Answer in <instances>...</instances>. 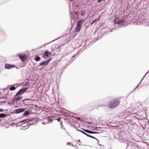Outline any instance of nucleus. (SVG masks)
<instances>
[{
  "instance_id": "nucleus-1",
  "label": "nucleus",
  "mask_w": 149,
  "mask_h": 149,
  "mask_svg": "<svg viewBox=\"0 0 149 149\" xmlns=\"http://www.w3.org/2000/svg\"><path fill=\"white\" fill-rule=\"evenodd\" d=\"M29 88L24 87L20 90L16 94V96L22 95L23 94L26 92L29 89ZM22 99V97L21 96H19L16 97L15 100L16 101H19Z\"/></svg>"
},
{
  "instance_id": "nucleus-2",
  "label": "nucleus",
  "mask_w": 149,
  "mask_h": 149,
  "mask_svg": "<svg viewBox=\"0 0 149 149\" xmlns=\"http://www.w3.org/2000/svg\"><path fill=\"white\" fill-rule=\"evenodd\" d=\"M120 101L118 100H111L109 104L108 107L110 108H114L118 106Z\"/></svg>"
},
{
  "instance_id": "nucleus-3",
  "label": "nucleus",
  "mask_w": 149,
  "mask_h": 149,
  "mask_svg": "<svg viewBox=\"0 0 149 149\" xmlns=\"http://www.w3.org/2000/svg\"><path fill=\"white\" fill-rule=\"evenodd\" d=\"M52 51L55 52H59L61 49L60 46L58 45H53L52 48Z\"/></svg>"
},
{
  "instance_id": "nucleus-4",
  "label": "nucleus",
  "mask_w": 149,
  "mask_h": 149,
  "mask_svg": "<svg viewBox=\"0 0 149 149\" xmlns=\"http://www.w3.org/2000/svg\"><path fill=\"white\" fill-rule=\"evenodd\" d=\"M125 22V20L123 19H118L117 20L115 19L114 20V23L115 24H120L122 23H124Z\"/></svg>"
},
{
  "instance_id": "nucleus-5",
  "label": "nucleus",
  "mask_w": 149,
  "mask_h": 149,
  "mask_svg": "<svg viewBox=\"0 0 149 149\" xmlns=\"http://www.w3.org/2000/svg\"><path fill=\"white\" fill-rule=\"evenodd\" d=\"M52 59V58H50L46 61H43L41 63H40V65H38V67H39L40 66H42V65H47L49 63V62Z\"/></svg>"
},
{
  "instance_id": "nucleus-6",
  "label": "nucleus",
  "mask_w": 149,
  "mask_h": 149,
  "mask_svg": "<svg viewBox=\"0 0 149 149\" xmlns=\"http://www.w3.org/2000/svg\"><path fill=\"white\" fill-rule=\"evenodd\" d=\"M14 112L16 114H18L22 113L25 111V109L24 108H20L14 110Z\"/></svg>"
},
{
  "instance_id": "nucleus-7",
  "label": "nucleus",
  "mask_w": 149,
  "mask_h": 149,
  "mask_svg": "<svg viewBox=\"0 0 149 149\" xmlns=\"http://www.w3.org/2000/svg\"><path fill=\"white\" fill-rule=\"evenodd\" d=\"M15 67V66L14 65L8 64H6L5 65V68L6 69H10Z\"/></svg>"
},
{
  "instance_id": "nucleus-8",
  "label": "nucleus",
  "mask_w": 149,
  "mask_h": 149,
  "mask_svg": "<svg viewBox=\"0 0 149 149\" xmlns=\"http://www.w3.org/2000/svg\"><path fill=\"white\" fill-rule=\"evenodd\" d=\"M70 34V33H67L65 34V36H64L68 41L71 40L72 38Z\"/></svg>"
},
{
  "instance_id": "nucleus-9",
  "label": "nucleus",
  "mask_w": 149,
  "mask_h": 149,
  "mask_svg": "<svg viewBox=\"0 0 149 149\" xmlns=\"http://www.w3.org/2000/svg\"><path fill=\"white\" fill-rule=\"evenodd\" d=\"M77 17L76 14H72L71 16V21H73V23L75 22L77 20Z\"/></svg>"
},
{
  "instance_id": "nucleus-10",
  "label": "nucleus",
  "mask_w": 149,
  "mask_h": 149,
  "mask_svg": "<svg viewBox=\"0 0 149 149\" xmlns=\"http://www.w3.org/2000/svg\"><path fill=\"white\" fill-rule=\"evenodd\" d=\"M18 57L21 59V61L23 62L27 58L26 56L25 55L22 56L20 54H19L18 55Z\"/></svg>"
},
{
  "instance_id": "nucleus-11",
  "label": "nucleus",
  "mask_w": 149,
  "mask_h": 149,
  "mask_svg": "<svg viewBox=\"0 0 149 149\" xmlns=\"http://www.w3.org/2000/svg\"><path fill=\"white\" fill-rule=\"evenodd\" d=\"M88 40H86V41H83L81 42V47H84V49H85L86 47H85V45L87 44L88 42Z\"/></svg>"
},
{
  "instance_id": "nucleus-12",
  "label": "nucleus",
  "mask_w": 149,
  "mask_h": 149,
  "mask_svg": "<svg viewBox=\"0 0 149 149\" xmlns=\"http://www.w3.org/2000/svg\"><path fill=\"white\" fill-rule=\"evenodd\" d=\"M29 121V120H28V119H27L24 121H21L19 123V124L21 123H22V125H23V123H24V124H26V125H27V126H26L27 127L26 128H27L29 127V126L28 125V123H26V122H28V121Z\"/></svg>"
},
{
  "instance_id": "nucleus-13",
  "label": "nucleus",
  "mask_w": 149,
  "mask_h": 149,
  "mask_svg": "<svg viewBox=\"0 0 149 149\" xmlns=\"http://www.w3.org/2000/svg\"><path fill=\"white\" fill-rule=\"evenodd\" d=\"M49 52L48 50H46L45 51L44 54L43 55L42 57L45 58V57H47L49 55Z\"/></svg>"
},
{
  "instance_id": "nucleus-14",
  "label": "nucleus",
  "mask_w": 149,
  "mask_h": 149,
  "mask_svg": "<svg viewBox=\"0 0 149 149\" xmlns=\"http://www.w3.org/2000/svg\"><path fill=\"white\" fill-rule=\"evenodd\" d=\"M129 113L128 112H127L125 111H124L123 113H122V114L123 115V118H125L127 117Z\"/></svg>"
},
{
  "instance_id": "nucleus-15",
  "label": "nucleus",
  "mask_w": 149,
  "mask_h": 149,
  "mask_svg": "<svg viewBox=\"0 0 149 149\" xmlns=\"http://www.w3.org/2000/svg\"><path fill=\"white\" fill-rule=\"evenodd\" d=\"M24 112L23 113V115L24 116H28L29 113L30 112L28 111H24Z\"/></svg>"
},
{
  "instance_id": "nucleus-16",
  "label": "nucleus",
  "mask_w": 149,
  "mask_h": 149,
  "mask_svg": "<svg viewBox=\"0 0 149 149\" xmlns=\"http://www.w3.org/2000/svg\"><path fill=\"white\" fill-rule=\"evenodd\" d=\"M16 87L12 85H10L9 89L10 91H13L16 89Z\"/></svg>"
},
{
  "instance_id": "nucleus-17",
  "label": "nucleus",
  "mask_w": 149,
  "mask_h": 149,
  "mask_svg": "<svg viewBox=\"0 0 149 149\" xmlns=\"http://www.w3.org/2000/svg\"><path fill=\"white\" fill-rule=\"evenodd\" d=\"M8 115L7 114L4 113H0V118H2L5 117L7 116Z\"/></svg>"
},
{
  "instance_id": "nucleus-18",
  "label": "nucleus",
  "mask_w": 149,
  "mask_h": 149,
  "mask_svg": "<svg viewBox=\"0 0 149 149\" xmlns=\"http://www.w3.org/2000/svg\"><path fill=\"white\" fill-rule=\"evenodd\" d=\"M84 132L88 133L89 134H92V131L89 130H85L82 129Z\"/></svg>"
},
{
  "instance_id": "nucleus-19",
  "label": "nucleus",
  "mask_w": 149,
  "mask_h": 149,
  "mask_svg": "<svg viewBox=\"0 0 149 149\" xmlns=\"http://www.w3.org/2000/svg\"><path fill=\"white\" fill-rule=\"evenodd\" d=\"M34 59L37 62L40 60L41 58L39 56H37L35 57Z\"/></svg>"
},
{
  "instance_id": "nucleus-20",
  "label": "nucleus",
  "mask_w": 149,
  "mask_h": 149,
  "mask_svg": "<svg viewBox=\"0 0 149 149\" xmlns=\"http://www.w3.org/2000/svg\"><path fill=\"white\" fill-rule=\"evenodd\" d=\"M85 20L83 19H79L78 21V23H81L83 24V23L85 22Z\"/></svg>"
},
{
  "instance_id": "nucleus-21",
  "label": "nucleus",
  "mask_w": 149,
  "mask_h": 149,
  "mask_svg": "<svg viewBox=\"0 0 149 149\" xmlns=\"http://www.w3.org/2000/svg\"><path fill=\"white\" fill-rule=\"evenodd\" d=\"M82 24L81 23H79L78 22L77 24V27L80 28V29H81L82 26Z\"/></svg>"
},
{
  "instance_id": "nucleus-22",
  "label": "nucleus",
  "mask_w": 149,
  "mask_h": 149,
  "mask_svg": "<svg viewBox=\"0 0 149 149\" xmlns=\"http://www.w3.org/2000/svg\"><path fill=\"white\" fill-rule=\"evenodd\" d=\"M143 25L144 26H149V22L148 21H146L143 22Z\"/></svg>"
},
{
  "instance_id": "nucleus-23",
  "label": "nucleus",
  "mask_w": 149,
  "mask_h": 149,
  "mask_svg": "<svg viewBox=\"0 0 149 149\" xmlns=\"http://www.w3.org/2000/svg\"><path fill=\"white\" fill-rule=\"evenodd\" d=\"M75 59H74L72 58H71V59L70 61V63L68 64L67 65H65V67L64 68H66L68 66V65H69L70 63H71Z\"/></svg>"
},
{
  "instance_id": "nucleus-24",
  "label": "nucleus",
  "mask_w": 149,
  "mask_h": 149,
  "mask_svg": "<svg viewBox=\"0 0 149 149\" xmlns=\"http://www.w3.org/2000/svg\"><path fill=\"white\" fill-rule=\"evenodd\" d=\"M123 144H124V146H125L126 147V149H127V148L128 147V143H126V142H124V143H123Z\"/></svg>"
},
{
  "instance_id": "nucleus-25",
  "label": "nucleus",
  "mask_w": 149,
  "mask_h": 149,
  "mask_svg": "<svg viewBox=\"0 0 149 149\" xmlns=\"http://www.w3.org/2000/svg\"><path fill=\"white\" fill-rule=\"evenodd\" d=\"M81 29L77 27L75 29V31L77 33H79Z\"/></svg>"
},
{
  "instance_id": "nucleus-26",
  "label": "nucleus",
  "mask_w": 149,
  "mask_h": 149,
  "mask_svg": "<svg viewBox=\"0 0 149 149\" xmlns=\"http://www.w3.org/2000/svg\"><path fill=\"white\" fill-rule=\"evenodd\" d=\"M90 137L91 138H93V139H94L96 140H97V143H99V141L97 138H95L94 136H92L91 135V136H90Z\"/></svg>"
},
{
  "instance_id": "nucleus-27",
  "label": "nucleus",
  "mask_w": 149,
  "mask_h": 149,
  "mask_svg": "<svg viewBox=\"0 0 149 149\" xmlns=\"http://www.w3.org/2000/svg\"><path fill=\"white\" fill-rule=\"evenodd\" d=\"M0 99H5V100H6L7 99V97L6 96H5L3 97H1L0 98Z\"/></svg>"
},
{
  "instance_id": "nucleus-28",
  "label": "nucleus",
  "mask_w": 149,
  "mask_h": 149,
  "mask_svg": "<svg viewBox=\"0 0 149 149\" xmlns=\"http://www.w3.org/2000/svg\"><path fill=\"white\" fill-rule=\"evenodd\" d=\"M96 20L98 21V19H95L91 23V24L92 25L93 24H94Z\"/></svg>"
},
{
  "instance_id": "nucleus-29",
  "label": "nucleus",
  "mask_w": 149,
  "mask_h": 149,
  "mask_svg": "<svg viewBox=\"0 0 149 149\" xmlns=\"http://www.w3.org/2000/svg\"><path fill=\"white\" fill-rule=\"evenodd\" d=\"M98 133L97 132H95V131H92V134H98Z\"/></svg>"
},
{
  "instance_id": "nucleus-30",
  "label": "nucleus",
  "mask_w": 149,
  "mask_h": 149,
  "mask_svg": "<svg viewBox=\"0 0 149 149\" xmlns=\"http://www.w3.org/2000/svg\"><path fill=\"white\" fill-rule=\"evenodd\" d=\"M85 135H86L88 137H90V136H91V135H89V134H87L86 133V134Z\"/></svg>"
},
{
  "instance_id": "nucleus-31",
  "label": "nucleus",
  "mask_w": 149,
  "mask_h": 149,
  "mask_svg": "<svg viewBox=\"0 0 149 149\" xmlns=\"http://www.w3.org/2000/svg\"><path fill=\"white\" fill-rule=\"evenodd\" d=\"M80 132H81L83 134H84L85 135L86 134V133H85V132H84L82 131H80Z\"/></svg>"
},
{
  "instance_id": "nucleus-32",
  "label": "nucleus",
  "mask_w": 149,
  "mask_h": 149,
  "mask_svg": "<svg viewBox=\"0 0 149 149\" xmlns=\"http://www.w3.org/2000/svg\"><path fill=\"white\" fill-rule=\"evenodd\" d=\"M71 144V143L70 142H67V145H70Z\"/></svg>"
},
{
  "instance_id": "nucleus-33",
  "label": "nucleus",
  "mask_w": 149,
  "mask_h": 149,
  "mask_svg": "<svg viewBox=\"0 0 149 149\" xmlns=\"http://www.w3.org/2000/svg\"><path fill=\"white\" fill-rule=\"evenodd\" d=\"M148 72H147V73H146V74L144 75L143 76V78L142 79H141V81H140V83H141V82L142 81V80L143 79V78H144V77L146 75V74L148 73Z\"/></svg>"
},
{
  "instance_id": "nucleus-34",
  "label": "nucleus",
  "mask_w": 149,
  "mask_h": 149,
  "mask_svg": "<svg viewBox=\"0 0 149 149\" xmlns=\"http://www.w3.org/2000/svg\"><path fill=\"white\" fill-rule=\"evenodd\" d=\"M93 127V128H94L95 129V130H98L97 129V127Z\"/></svg>"
},
{
  "instance_id": "nucleus-35",
  "label": "nucleus",
  "mask_w": 149,
  "mask_h": 149,
  "mask_svg": "<svg viewBox=\"0 0 149 149\" xmlns=\"http://www.w3.org/2000/svg\"><path fill=\"white\" fill-rule=\"evenodd\" d=\"M52 54V53L51 52H49V56H51V55Z\"/></svg>"
},
{
  "instance_id": "nucleus-36",
  "label": "nucleus",
  "mask_w": 149,
  "mask_h": 149,
  "mask_svg": "<svg viewBox=\"0 0 149 149\" xmlns=\"http://www.w3.org/2000/svg\"><path fill=\"white\" fill-rule=\"evenodd\" d=\"M3 109H0V112H3Z\"/></svg>"
},
{
  "instance_id": "nucleus-37",
  "label": "nucleus",
  "mask_w": 149,
  "mask_h": 149,
  "mask_svg": "<svg viewBox=\"0 0 149 149\" xmlns=\"http://www.w3.org/2000/svg\"><path fill=\"white\" fill-rule=\"evenodd\" d=\"M120 142L121 143H123V139L120 140Z\"/></svg>"
},
{
  "instance_id": "nucleus-38",
  "label": "nucleus",
  "mask_w": 149,
  "mask_h": 149,
  "mask_svg": "<svg viewBox=\"0 0 149 149\" xmlns=\"http://www.w3.org/2000/svg\"><path fill=\"white\" fill-rule=\"evenodd\" d=\"M77 55V54H75L74 55H73L72 56V58H74L75 57V56Z\"/></svg>"
},
{
  "instance_id": "nucleus-39",
  "label": "nucleus",
  "mask_w": 149,
  "mask_h": 149,
  "mask_svg": "<svg viewBox=\"0 0 149 149\" xmlns=\"http://www.w3.org/2000/svg\"><path fill=\"white\" fill-rule=\"evenodd\" d=\"M51 42H49V43H48L45 44L44 45V46H45V45H47L48 44L50 43H51Z\"/></svg>"
},
{
  "instance_id": "nucleus-40",
  "label": "nucleus",
  "mask_w": 149,
  "mask_h": 149,
  "mask_svg": "<svg viewBox=\"0 0 149 149\" xmlns=\"http://www.w3.org/2000/svg\"><path fill=\"white\" fill-rule=\"evenodd\" d=\"M6 102V101H3L1 103H5Z\"/></svg>"
},
{
  "instance_id": "nucleus-41",
  "label": "nucleus",
  "mask_w": 149,
  "mask_h": 149,
  "mask_svg": "<svg viewBox=\"0 0 149 149\" xmlns=\"http://www.w3.org/2000/svg\"><path fill=\"white\" fill-rule=\"evenodd\" d=\"M77 131H79L80 132V131H81V130H79L78 129H77Z\"/></svg>"
},
{
  "instance_id": "nucleus-42",
  "label": "nucleus",
  "mask_w": 149,
  "mask_h": 149,
  "mask_svg": "<svg viewBox=\"0 0 149 149\" xmlns=\"http://www.w3.org/2000/svg\"><path fill=\"white\" fill-rule=\"evenodd\" d=\"M98 145L100 146H102L103 147V148H104V146L102 145H100V144H98Z\"/></svg>"
},
{
  "instance_id": "nucleus-43",
  "label": "nucleus",
  "mask_w": 149,
  "mask_h": 149,
  "mask_svg": "<svg viewBox=\"0 0 149 149\" xmlns=\"http://www.w3.org/2000/svg\"><path fill=\"white\" fill-rule=\"evenodd\" d=\"M57 120H58V122H60V120L59 119H57Z\"/></svg>"
},
{
  "instance_id": "nucleus-44",
  "label": "nucleus",
  "mask_w": 149,
  "mask_h": 149,
  "mask_svg": "<svg viewBox=\"0 0 149 149\" xmlns=\"http://www.w3.org/2000/svg\"><path fill=\"white\" fill-rule=\"evenodd\" d=\"M60 125H62V121H61L60 122Z\"/></svg>"
},
{
  "instance_id": "nucleus-45",
  "label": "nucleus",
  "mask_w": 149,
  "mask_h": 149,
  "mask_svg": "<svg viewBox=\"0 0 149 149\" xmlns=\"http://www.w3.org/2000/svg\"><path fill=\"white\" fill-rule=\"evenodd\" d=\"M70 146H73V147L74 146L73 144H72V145L71 144Z\"/></svg>"
},
{
  "instance_id": "nucleus-46",
  "label": "nucleus",
  "mask_w": 149,
  "mask_h": 149,
  "mask_svg": "<svg viewBox=\"0 0 149 149\" xmlns=\"http://www.w3.org/2000/svg\"><path fill=\"white\" fill-rule=\"evenodd\" d=\"M84 13H81V15L82 16H83V15H84Z\"/></svg>"
},
{
  "instance_id": "nucleus-47",
  "label": "nucleus",
  "mask_w": 149,
  "mask_h": 149,
  "mask_svg": "<svg viewBox=\"0 0 149 149\" xmlns=\"http://www.w3.org/2000/svg\"><path fill=\"white\" fill-rule=\"evenodd\" d=\"M137 86H136V87L135 88V89H134V90H135V89H136V88H137Z\"/></svg>"
},
{
  "instance_id": "nucleus-48",
  "label": "nucleus",
  "mask_w": 149,
  "mask_h": 149,
  "mask_svg": "<svg viewBox=\"0 0 149 149\" xmlns=\"http://www.w3.org/2000/svg\"><path fill=\"white\" fill-rule=\"evenodd\" d=\"M80 140H79L78 141L79 142H80Z\"/></svg>"
},
{
  "instance_id": "nucleus-49",
  "label": "nucleus",
  "mask_w": 149,
  "mask_h": 149,
  "mask_svg": "<svg viewBox=\"0 0 149 149\" xmlns=\"http://www.w3.org/2000/svg\"><path fill=\"white\" fill-rule=\"evenodd\" d=\"M139 84L137 85V87H138V86H139Z\"/></svg>"
},
{
  "instance_id": "nucleus-50",
  "label": "nucleus",
  "mask_w": 149,
  "mask_h": 149,
  "mask_svg": "<svg viewBox=\"0 0 149 149\" xmlns=\"http://www.w3.org/2000/svg\"><path fill=\"white\" fill-rule=\"evenodd\" d=\"M74 0H70V1H74Z\"/></svg>"
},
{
  "instance_id": "nucleus-51",
  "label": "nucleus",
  "mask_w": 149,
  "mask_h": 149,
  "mask_svg": "<svg viewBox=\"0 0 149 149\" xmlns=\"http://www.w3.org/2000/svg\"><path fill=\"white\" fill-rule=\"evenodd\" d=\"M112 31V30H110V32H111Z\"/></svg>"
},
{
  "instance_id": "nucleus-52",
  "label": "nucleus",
  "mask_w": 149,
  "mask_h": 149,
  "mask_svg": "<svg viewBox=\"0 0 149 149\" xmlns=\"http://www.w3.org/2000/svg\"><path fill=\"white\" fill-rule=\"evenodd\" d=\"M54 41V40H53V41H52L51 42Z\"/></svg>"
},
{
  "instance_id": "nucleus-53",
  "label": "nucleus",
  "mask_w": 149,
  "mask_h": 149,
  "mask_svg": "<svg viewBox=\"0 0 149 149\" xmlns=\"http://www.w3.org/2000/svg\"><path fill=\"white\" fill-rule=\"evenodd\" d=\"M98 128H99V129H101V127H98Z\"/></svg>"
},
{
  "instance_id": "nucleus-54",
  "label": "nucleus",
  "mask_w": 149,
  "mask_h": 149,
  "mask_svg": "<svg viewBox=\"0 0 149 149\" xmlns=\"http://www.w3.org/2000/svg\"><path fill=\"white\" fill-rule=\"evenodd\" d=\"M23 127H26V126H23Z\"/></svg>"
},
{
  "instance_id": "nucleus-55",
  "label": "nucleus",
  "mask_w": 149,
  "mask_h": 149,
  "mask_svg": "<svg viewBox=\"0 0 149 149\" xmlns=\"http://www.w3.org/2000/svg\"><path fill=\"white\" fill-rule=\"evenodd\" d=\"M90 44H88V45H89Z\"/></svg>"
},
{
  "instance_id": "nucleus-56",
  "label": "nucleus",
  "mask_w": 149,
  "mask_h": 149,
  "mask_svg": "<svg viewBox=\"0 0 149 149\" xmlns=\"http://www.w3.org/2000/svg\"><path fill=\"white\" fill-rule=\"evenodd\" d=\"M1 121V120L0 119V121Z\"/></svg>"
},
{
  "instance_id": "nucleus-57",
  "label": "nucleus",
  "mask_w": 149,
  "mask_h": 149,
  "mask_svg": "<svg viewBox=\"0 0 149 149\" xmlns=\"http://www.w3.org/2000/svg\"><path fill=\"white\" fill-rule=\"evenodd\" d=\"M62 126H63V125H61V127H62Z\"/></svg>"
},
{
  "instance_id": "nucleus-58",
  "label": "nucleus",
  "mask_w": 149,
  "mask_h": 149,
  "mask_svg": "<svg viewBox=\"0 0 149 149\" xmlns=\"http://www.w3.org/2000/svg\"><path fill=\"white\" fill-rule=\"evenodd\" d=\"M146 0H144L145 1H146Z\"/></svg>"
}]
</instances>
